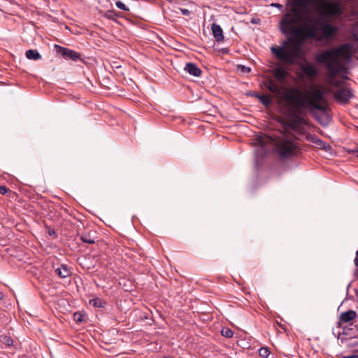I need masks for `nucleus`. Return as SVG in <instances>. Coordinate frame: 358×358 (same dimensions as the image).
<instances>
[{"mask_svg":"<svg viewBox=\"0 0 358 358\" xmlns=\"http://www.w3.org/2000/svg\"><path fill=\"white\" fill-rule=\"evenodd\" d=\"M283 96L285 100L294 102L299 108L310 111L324 112L327 110V106L321 103L324 99V92L320 88H312L306 94L298 89L292 88L290 92L283 93Z\"/></svg>","mask_w":358,"mask_h":358,"instance_id":"7ed1b4c3","label":"nucleus"},{"mask_svg":"<svg viewBox=\"0 0 358 358\" xmlns=\"http://www.w3.org/2000/svg\"><path fill=\"white\" fill-rule=\"evenodd\" d=\"M3 298V294L0 292V299Z\"/></svg>","mask_w":358,"mask_h":358,"instance_id":"72a5a7b5","label":"nucleus"},{"mask_svg":"<svg viewBox=\"0 0 358 358\" xmlns=\"http://www.w3.org/2000/svg\"><path fill=\"white\" fill-rule=\"evenodd\" d=\"M301 70V77L306 79H313L318 74V70L316 66L311 62L306 60L304 62L298 64Z\"/></svg>","mask_w":358,"mask_h":358,"instance_id":"0eeeda50","label":"nucleus"},{"mask_svg":"<svg viewBox=\"0 0 358 358\" xmlns=\"http://www.w3.org/2000/svg\"><path fill=\"white\" fill-rule=\"evenodd\" d=\"M298 151L297 146L292 140L282 138L278 141L276 145V152L282 159L292 157L296 155Z\"/></svg>","mask_w":358,"mask_h":358,"instance_id":"39448f33","label":"nucleus"},{"mask_svg":"<svg viewBox=\"0 0 358 358\" xmlns=\"http://www.w3.org/2000/svg\"><path fill=\"white\" fill-rule=\"evenodd\" d=\"M318 145H321L322 144L324 143V142L321 140H318V143H317Z\"/></svg>","mask_w":358,"mask_h":358,"instance_id":"473e14b6","label":"nucleus"},{"mask_svg":"<svg viewBox=\"0 0 358 358\" xmlns=\"http://www.w3.org/2000/svg\"><path fill=\"white\" fill-rule=\"evenodd\" d=\"M357 316V313L354 310H348L346 312H343L340 315V320L342 322H348L351 320H352L353 319H355Z\"/></svg>","mask_w":358,"mask_h":358,"instance_id":"ddd939ff","label":"nucleus"},{"mask_svg":"<svg viewBox=\"0 0 358 358\" xmlns=\"http://www.w3.org/2000/svg\"><path fill=\"white\" fill-rule=\"evenodd\" d=\"M320 4L323 8L322 15L327 17L340 16L343 13V8L338 3L321 0Z\"/></svg>","mask_w":358,"mask_h":358,"instance_id":"423d86ee","label":"nucleus"},{"mask_svg":"<svg viewBox=\"0 0 358 358\" xmlns=\"http://www.w3.org/2000/svg\"><path fill=\"white\" fill-rule=\"evenodd\" d=\"M115 6L120 10L128 11L129 9L125 6V4L121 1H116Z\"/></svg>","mask_w":358,"mask_h":358,"instance_id":"5701e85b","label":"nucleus"},{"mask_svg":"<svg viewBox=\"0 0 358 358\" xmlns=\"http://www.w3.org/2000/svg\"><path fill=\"white\" fill-rule=\"evenodd\" d=\"M357 330H358V326H357Z\"/></svg>","mask_w":358,"mask_h":358,"instance_id":"f704fd0d","label":"nucleus"},{"mask_svg":"<svg viewBox=\"0 0 358 358\" xmlns=\"http://www.w3.org/2000/svg\"><path fill=\"white\" fill-rule=\"evenodd\" d=\"M259 355L262 358H268L270 355L269 349L266 347L261 348L259 350Z\"/></svg>","mask_w":358,"mask_h":358,"instance_id":"412c9836","label":"nucleus"},{"mask_svg":"<svg viewBox=\"0 0 358 358\" xmlns=\"http://www.w3.org/2000/svg\"><path fill=\"white\" fill-rule=\"evenodd\" d=\"M90 304L94 307L103 308L106 305V302L99 298H95L90 300Z\"/></svg>","mask_w":358,"mask_h":358,"instance_id":"aec40b11","label":"nucleus"},{"mask_svg":"<svg viewBox=\"0 0 358 358\" xmlns=\"http://www.w3.org/2000/svg\"><path fill=\"white\" fill-rule=\"evenodd\" d=\"M242 71L245 72H250V69L249 67H245L244 66H242Z\"/></svg>","mask_w":358,"mask_h":358,"instance_id":"c756f323","label":"nucleus"},{"mask_svg":"<svg viewBox=\"0 0 358 358\" xmlns=\"http://www.w3.org/2000/svg\"><path fill=\"white\" fill-rule=\"evenodd\" d=\"M48 234L50 236H55L56 232H55V231L54 229H49Z\"/></svg>","mask_w":358,"mask_h":358,"instance_id":"cd10ccee","label":"nucleus"},{"mask_svg":"<svg viewBox=\"0 0 358 358\" xmlns=\"http://www.w3.org/2000/svg\"><path fill=\"white\" fill-rule=\"evenodd\" d=\"M26 57L29 59L38 60L41 56L36 50H29L26 52Z\"/></svg>","mask_w":358,"mask_h":358,"instance_id":"a211bd4d","label":"nucleus"},{"mask_svg":"<svg viewBox=\"0 0 358 358\" xmlns=\"http://www.w3.org/2000/svg\"><path fill=\"white\" fill-rule=\"evenodd\" d=\"M352 31L353 32V36H355V33L358 32V22L352 24Z\"/></svg>","mask_w":358,"mask_h":358,"instance_id":"393cba45","label":"nucleus"},{"mask_svg":"<svg viewBox=\"0 0 358 358\" xmlns=\"http://www.w3.org/2000/svg\"><path fill=\"white\" fill-rule=\"evenodd\" d=\"M80 239L83 242L89 244L95 243L94 237L91 235V232L84 233L79 235Z\"/></svg>","mask_w":358,"mask_h":358,"instance_id":"dca6fc26","label":"nucleus"},{"mask_svg":"<svg viewBox=\"0 0 358 358\" xmlns=\"http://www.w3.org/2000/svg\"><path fill=\"white\" fill-rule=\"evenodd\" d=\"M211 30L213 34V36L217 42H222L224 41V34L223 31L221 27L215 23H213L211 25Z\"/></svg>","mask_w":358,"mask_h":358,"instance_id":"9d476101","label":"nucleus"},{"mask_svg":"<svg viewBox=\"0 0 358 358\" xmlns=\"http://www.w3.org/2000/svg\"><path fill=\"white\" fill-rule=\"evenodd\" d=\"M266 86L267 89L275 96H280L282 93L280 87L273 80H269Z\"/></svg>","mask_w":358,"mask_h":358,"instance_id":"4468645a","label":"nucleus"},{"mask_svg":"<svg viewBox=\"0 0 358 358\" xmlns=\"http://www.w3.org/2000/svg\"><path fill=\"white\" fill-rule=\"evenodd\" d=\"M8 192V188L5 186L0 187V194H5Z\"/></svg>","mask_w":358,"mask_h":358,"instance_id":"bb28decb","label":"nucleus"},{"mask_svg":"<svg viewBox=\"0 0 358 358\" xmlns=\"http://www.w3.org/2000/svg\"><path fill=\"white\" fill-rule=\"evenodd\" d=\"M54 48L57 54L60 55L64 59L76 62L81 59V55L75 50L59 45H55Z\"/></svg>","mask_w":358,"mask_h":358,"instance_id":"6e6552de","label":"nucleus"},{"mask_svg":"<svg viewBox=\"0 0 358 358\" xmlns=\"http://www.w3.org/2000/svg\"><path fill=\"white\" fill-rule=\"evenodd\" d=\"M253 96L257 97L260 101V102L266 107L271 104V99L268 95L255 94Z\"/></svg>","mask_w":358,"mask_h":358,"instance_id":"f3484780","label":"nucleus"},{"mask_svg":"<svg viewBox=\"0 0 358 358\" xmlns=\"http://www.w3.org/2000/svg\"><path fill=\"white\" fill-rule=\"evenodd\" d=\"M350 50V44H342L337 48L320 52L315 55V59L317 62L324 64L328 77L333 79L338 75L346 73V67L341 58L348 57Z\"/></svg>","mask_w":358,"mask_h":358,"instance_id":"f03ea898","label":"nucleus"},{"mask_svg":"<svg viewBox=\"0 0 358 358\" xmlns=\"http://www.w3.org/2000/svg\"><path fill=\"white\" fill-rule=\"evenodd\" d=\"M221 334L226 338H231L234 335L232 330H231L229 328H223L222 329Z\"/></svg>","mask_w":358,"mask_h":358,"instance_id":"4be33fe9","label":"nucleus"},{"mask_svg":"<svg viewBox=\"0 0 358 358\" xmlns=\"http://www.w3.org/2000/svg\"><path fill=\"white\" fill-rule=\"evenodd\" d=\"M271 139L268 136H259L257 138V143L259 144L262 148L263 149L264 152H266L265 148V144L269 141Z\"/></svg>","mask_w":358,"mask_h":358,"instance_id":"6ab92c4d","label":"nucleus"},{"mask_svg":"<svg viewBox=\"0 0 358 358\" xmlns=\"http://www.w3.org/2000/svg\"><path fill=\"white\" fill-rule=\"evenodd\" d=\"M352 152H355L356 157H358V148L356 150H353Z\"/></svg>","mask_w":358,"mask_h":358,"instance_id":"2f4dec72","label":"nucleus"},{"mask_svg":"<svg viewBox=\"0 0 358 358\" xmlns=\"http://www.w3.org/2000/svg\"><path fill=\"white\" fill-rule=\"evenodd\" d=\"M315 0H295L282 17L279 27L285 35H292L305 41L310 38L317 41L329 40L338 32L336 26L326 20L312 16L307 10Z\"/></svg>","mask_w":358,"mask_h":358,"instance_id":"f257e3e1","label":"nucleus"},{"mask_svg":"<svg viewBox=\"0 0 358 358\" xmlns=\"http://www.w3.org/2000/svg\"><path fill=\"white\" fill-rule=\"evenodd\" d=\"M184 69L189 74L196 77L200 76L202 72L196 64L191 62L186 64Z\"/></svg>","mask_w":358,"mask_h":358,"instance_id":"f8f14e48","label":"nucleus"},{"mask_svg":"<svg viewBox=\"0 0 358 358\" xmlns=\"http://www.w3.org/2000/svg\"><path fill=\"white\" fill-rule=\"evenodd\" d=\"M271 7H275L278 8L280 10H282L283 6L282 5L278 3H272L270 5Z\"/></svg>","mask_w":358,"mask_h":358,"instance_id":"a878e982","label":"nucleus"},{"mask_svg":"<svg viewBox=\"0 0 358 358\" xmlns=\"http://www.w3.org/2000/svg\"><path fill=\"white\" fill-rule=\"evenodd\" d=\"M353 96L352 91L348 88H342L336 91L335 97L341 103H346Z\"/></svg>","mask_w":358,"mask_h":358,"instance_id":"1a4fd4ad","label":"nucleus"},{"mask_svg":"<svg viewBox=\"0 0 358 358\" xmlns=\"http://www.w3.org/2000/svg\"><path fill=\"white\" fill-rule=\"evenodd\" d=\"M271 51L277 59L289 65L295 64L296 59L301 57L300 45L292 39L285 41L282 46H272Z\"/></svg>","mask_w":358,"mask_h":358,"instance_id":"20e7f679","label":"nucleus"},{"mask_svg":"<svg viewBox=\"0 0 358 358\" xmlns=\"http://www.w3.org/2000/svg\"><path fill=\"white\" fill-rule=\"evenodd\" d=\"M180 13L183 15H185V16H190V15L192 14V12L187 9V8H179Z\"/></svg>","mask_w":358,"mask_h":358,"instance_id":"b1692460","label":"nucleus"},{"mask_svg":"<svg viewBox=\"0 0 358 358\" xmlns=\"http://www.w3.org/2000/svg\"><path fill=\"white\" fill-rule=\"evenodd\" d=\"M7 344L8 345H11L13 344V340L10 338H7Z\"/></svg>","mask_w":358,"mask_h":358,"instance_id":"7c9ffc66","label":"nucleus"},{"mask_svg":"<svg viewBox=\"0 0 358 358\" xmlns=\"http://www.w3.org/2000/svg\"><path fill=\"white\" fill-rule=\"evenodd\" d=\"M56 273L62 278H65L71 275V269L66 265H62L55 271Z\"/></svg>","mask_w":358,"mask_h":358,"instance_id":"2eb2a0df","label":"nucleus"},{"mask_svg":"<svg viewBox=\"0 0 358 358\" xmlns=\"http://www.w3.org/2000/svg\"><path fill=\"white\" fill-rule=\"evenodd\" d=\"M287 73L286 69L280 66H278L273 71V76L280 82H284L285 80Z\"/></svg>","mask_w":358,"mask_h":358,"instance_id":"9b49d317","label":"nucleus"},{"mask_svg":"<svg viewBox=\"0 0 358 358\" xmlns=\"http://www.w3.org/2000/svg\"><path fill=\"white\" fill-rule=\"evenodd\" d=\"M355 264L358 266V250L356 252V257L355 259Z\"/></svg>","mask_w":358,"mask_h":358,"instance_id":"c85d7f7f","label":"nucleus"}]
</instances>
